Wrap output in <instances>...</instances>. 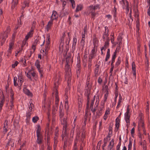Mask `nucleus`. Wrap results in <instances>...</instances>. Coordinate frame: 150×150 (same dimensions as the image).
I'll list each match as a JSON object with an SVG mask.
<instances>
[{
  "label": "nucleus",
  "mask_w": 150,
  "mask_h": 150,
  "mask_svg": "<svg viewBox=\"0 0 150 150\" xmlns=\"http://www.w3.org/2000/svg\"><path fill=\"white\" fill-rule=\"evenodd\" d=\"M62 124L63 125V133L64 135H65L64 137L66 140L64 141V150H67V148H69L68 147H69L71 145L73 139L72 138H71V139H69L66 136V134H67L68 133V129L67 127V121L64 118L63 121H62Z\"/></svg>",
  "instance_id": "nucleus-1"
},
{
  "label": "nucleus",
  "mask_w": 150,
  "mask_h": 150,
  "mask_svg": "<svg viewBox=\"0 0 150 150\" xmlns=\"http://www.w3.org/2000/svg\"><path fill=\"white\" fill-rule=\"evenodd\" d=\"M99 5L97 4L94 6H90L88 8V11L89 13L91 14V18L93 19L96 17L98 16V12H95V11L97 9L99 8Z\"/></svg>",
  "instance_id": "nucleus-2"
},
{
  "label": "nucleus",
  "mask_w": 150,
  "mask_h": 150,
  "mask_svg": "<svg viewBox=\"0 0 150 150\" xmlns=\"http://www.w3.org/2000/svg\"><path fill=\"white\" fill-rule=\"evenodd\" d=\"M18 82L19 84L17 82V77H15L13 79L14 85L15 86H21L23 81V76H18Z\"/></svg>",
  "instance_id": "nucleus-3"
},
{
  "label": "nucleus",
  "mask_w": 150,
  "mask_h": 150,
  "mask_svg": "<svg viewBox=\"0 0 150 150\" xmlns=\"http://www.w3.org/2000/svg\"><path fill=\"white\" fill-rule=\"evenodd\" d=\"M129 109L128 107L127 108V111L125 114V119L126 122V126L127 128H128L129 125H130V115H129L130 114Z\"/></svg>",
  "instance_id": "nucleus-4"
},
{
  "label": "nucleus",
  "mask_w": 150,
  "mask_h": 150,
  "mask_svg": "<svg viewBox=\"0 0 150 150\" xmlns=\"http://www.w3.org/2000/svg\"><path fill=\"white\" fill-rule=\"evenodd\" d=\"M10 30V28L9 27H8L6 28V30L3 34L1 40H0L1 42V45H2L5 41L6 38L8 37V35Z\"/></svg>",
  "instance_id": "nucleus-5"
},
{
  "label": "nucleus",
  "mask_w": 150,
  "mask_h": 150,
  "mask_svg": "<svg viewBox=\"0 0 150 150\" xmlns=\"http://www.w3.org/2000/svg\"><path fill=\"white\" fill-rule=\"evenodd\" d=\"M58 14L55 11H53L52 12V14L51 16L50 20L53 21V20H57L58 18Z\"/></svg>",
  "instance_id": "nucleus-6"
},
{
  "label": "nucleus",
  "mask_w": 150,
  "mask_h": 150,
  "mask_svg": "<svg viewBox=\"0 0 150 150\" xmlns=\"http://www.w3.org/2000/svg\"><path fill=\"white\" fill-rule=\"evenodd\" d=\"M35 65L36 67L40 74L41 75H42L43 69L42 68H40V67L39 61L38 60H37L35 63Z\"/></svg>",
  "instance_id": "nucleus-7"
},
{
  "label": "nucleus",
  "mask_w": 150,
  "mask_h": 150,
  "mask_svg": "<svg viewBox=\"0 0 150 150\" xmlns=\"http://www.w3.org/2000/svg\"><path fill=\"white\" fill-rule=\"evenodd\" d=\"M95 48H93V49L92 50L90 54L89 55V61L90 62H91L92 59L95 56L96 52L95 51Z\"/></svg>",
  "instance_id": "nucleus-8"
},
{
  "label": "nucleus",
  "mask_w": 150,
  "mask_h": 150,
  "mask_svg": "<svg viewBox=\"0 0 150 150\" xmlns=\"http://www.w3.org/2000/svg\"><path fill=\"white\" fill-rule=\"evenodd\" d=\"M120 2L121 4H123V7L124 8L126 7L127 10H129V3L126 0H121V1H120Z\"/></svg>",
  "instance_id": "nucleus-9"
},
{
  "label": "nucleus",
  "mask_w": 150,
  "mask_h": 150,
  "mask_svg": "<svg viewBox=\"0 0 150 150\" xmlns=\"http://www.w3.org/2000/svg\"><path fill=\"white\" fill-rule=\"evenodd\" d=\"M71 60V59L70 57H67L66 58V69L68 68V74H68V75H70V74L69 72L70 71V69L69 67V63L70 60Z\"/></svg>",
  "instance_id": "nucleus-10"
},
{
  "label": "nucleus",
  "mask_w": 150,
  "mask_h": 150,
  "mask_svg": "<svg viewBox=\"0 0 150 150\" xmlns=\"http://www.w3.org/2000/svg\"><path fill=\"white\" fill-rule=\"evenodd\" d=\"M37 142L39 144H41L42 143V140L43 137L42 134H37Z\"/></svg>",
  "instance_id": "nucleus-11"
},
{
  "label": "nucleus",
  "mask_w": 150,
  "mask_h": 150,
  "mask_svg": "<svg viewBox=\"0 0 150 150\" xmlns=\"http://www.w3.org/2000/svg\"><path fill=\"white\" fill-rule=\"evenodd\" d=\"M15 140L13 139H9L8 142L6 145V147H8L9 146H11V147H13L14 144Z\"/></svg>",
  "instance_id": "nucleus-12"
},
{
  "label": "nucleus",
  "mask_w": 150,
  "mask_h": 150,
  "mask_svg": "<svg viewBox=\"0 0 150 150\" xmlns=\"http://www.w3.org/2000/svg\"><path fill=\"white\" fill-rule=\"evenodd\" d=\"M95 98V96H94L93 98V99L92 100L91 102V103L90 106V108L91 109V110L92 112L94 113H95V112L96 111V109L95 108H93V105L94 103V100Z\"/></svg>",
  "instance_id": "nucleus-13"
},
{
  "label": "nucleus",
  "mask_w": 150,
  "mask_h": 150,
  "mask_svg": "<svg viewBox=\"0 0 150 150\" xmlns=\"http://www.w3.org/2000/svg\"><path fill=\"white\" fill-rule=\"evenodd\" d=\"M105 32L103 34V39L105 40L107 38L108 36V27L107 26H105Z\"/></svg>",
  "instance_id": "nucleus-14"
},
{
  "label": "nucleus",
  "mask_w": 150,
  "mask_h": 150,
  "mask_svg": "<svg viewBox=\"0 0 150 150\" xmlns=\"http://www.w3.org/2000/svg\"><path fill=\"white\" fill-rule=\"evenodd\" d=\"M53 21L50 20L48 22L46 27V30L47 31H48L49 30L51 29V27L53 25Z\"/></svg>",
  "instance_id": "nucleus-15"
},
{
  "label": "nucleus",
  "mask_w": 150,
  "mask_h": 150,
  "mask_svg": "<svg viewBox=\"0 0 150 150\" xmlns=\"http://www.w3.org/2000/svg\"><path fill=\"white\" fill-rule=\"evenodd\" d=\"M33 34V29H32L28 33L27 35L25 37V39L26 40H27L28 38L32 37Z\"/></svg>",
  "instance_id": "nucleus-16"
},
{
  "label": "nucleus",
  "mask_w": 150,
  "mask_h": 150,
  "mask_svg": "<svg viewBox=\"0 0 150 150\" xmlns=\"http://www.w3.org/2000/svg\"><path fill=\"white\" fill-rule=\"evenodd\" d=\"M87 79V81L86 82V86L85 88H86V89L88 91L90 90L91 88V86L90 85V83L88 81V79H90V77L89 76H88Z\"/></svg>",
  "instance_id": "nucleus-17"
},
{
  "label": "nucleus",
  "mask_w": 150,
  "mask_h": 150,
  "mask_svg": "<svg viewBox=\"0 0 150 150\" xmlns=\"http://www.w3.org/2000/svg\"><path fill=\"white\" fill-rule=\"evenodd\" d=\"M18 3V0H12V3L11 8L13 9L15 8Z\"/></svg>",
  "instance_id": "nucleus-18"
},
{
  "label": "nucleus",
  "mask_w": 150,
  "mask_h": 150,
  "mask_svg": "<svg viewBox=\"0 0 150 150\" xmlns=\"http://www.w3.org/2000/svg\"><path fill=\"white\" fill-rule=\"evenodd\" d=\"M55 104H58V102L59 101V99L58 98V91L56 89L55 91Z\"/></svg>",
  "instance_id": "nucleus-19"
},
{
  "label": "nucleus",
  "mask_w": 150,
  "mask_h": 150,
  "mask_svg": "<svg viewBox=\"0 0 150 150\" xmlns=\"http://www.w3.org/2000/svg\"><path fill=\"white\" fill-rule=\"evenodd\" d=\"M116 57V54L115 52L114 53V54L113 55L112 57V63L111 64V69L112 70L114 67V66L113 64V63H114L115 61V59Z\"/></svg>",
  "instance_id": "nucleus-20"
},
{
  "label": "nucleus",
  "mask_w": 150,
  "mask_h": 150,
  "mask_svg": "<svg viewBox=\"0 0 150 150\" xmlns=\"http://www.w3.org/2000/svg\"><path fill=\"white\" fill-rule=\"evenodd\" d=\"M77 40L76 37H74L73 38V43L72 46V48L73 49H75V47L77 43Z\"/></svg>",
  "instance_id": "nucleus-21"
},
{
  "label": "nucleus",
  "mask_w": 150,
  "mask_h": 150,
  "mask_svg": "<svg viewBox=\"0 0 150 150\" xmlns=\"http://www.w3.org/2000/svg\"><path fill=\"white\" fill-rule=\"evenodd\" d=\"M132 68L133 75H136L135 70V65L134 62H133L132 64Z\"/></svg>",
  "instance_id": "nucleus-22"
},
{
  "label": "nucleus",
  "mask_w": 150,
  "mask_h": 150,
  "mask_svg": "<svg viewBox=\"0 0 150 150\" xmlns=\"http://www.w3.org/2000/svg\"><path fill=\"white\" fill-rule=\"evenodd\" d=\"M7 125H8V121L7 120H6L5 121L4 124V127H3L4 132H6L7 131Z\"/></svg>",
  "instance_id": "nucleus-23"
},
{
  "label": "nucleus",
  "mask_w": 150,
  "mask_h": 150,
  "mask_svg": "<svg viewBox=\"0 0 150 150\" xmlns=\"http://www.w3.org/2000/svg\"><path fill=\"white\" fill-rule=\"evenodd\" d=\"M23 91L27 95L31 96L32 95L31 93L30 92L29 90L28 89L24 88L23 89Z\"/></svg>",
  "instance_id": "nucleus-24"
},
{
  "label": "nucleus",
  "mask_w": 150,
  "mask_h": 150,
  "mask_svg": "<svg viewBox=\"0 0 150 150\" xmlns=\"http://www.w3.org/2000/svg\"><path fill=\"white\" fill-rule=\"evenodd\" d=\"M5 102V99L4 97L2 98L1 100L0 101V112L1 111L2 109V107L3 106Z\"/></svg>",
  "instance_id": "nucleus-25"
},
{
  "label": "nucleus",
  "mask_w": 150,
  "mask_h": 150,
  "mask_svg": "<svg viewBox=\"0 0 150 150\" xmlns=\"http://www.w3.org/2000/svg\"><path fill=\"white\" fill-rule=\"evenodd\" d=\"M50 42H49V41H47L46 42V45L45 47V54H47L48 50L49 48Z\"/></svg>",
  "instance_id": "nucleus-26"
},
{
  "label": "nucleus",
  "mask_w": 150,
  "mask_h": 150,
  "mask_svg": "<svg viewBox=\"0 0 150 150\" xmlns=\"http://www.w3.org/2000/svg\"><path fill=\"white\" fill-rule=\"evenodd\" d=\"M79 136L78 135V137H77L76 140H75L74 144V147L73 150H77L76 144H77V140L79 139Z\"/></svg>",
  "instance_id": "nucleus-27"
},
{
  "label": "nucleus",
  "mask_w": 150,
  "mask_h": 150,
  "mask_svg": "<svg viewBox=\"0 0 150 150\" xmlns=\"http://www.w3.org/2000/svg\"><path fill=\"white\" fill-rule=\"evenodd\" d=\"M93 45L94 46V47L93 48H95V47H96L98 45V40L96 38H95L93 39Z\"/></svg>",
  "instance_id": "nucleus-28"
},
{
  "label": "nucleus",
  "mask_w": 150,
  "mask_h": 150,
  "mask_svg": "<svg viewBox=\"0 0 150 150\" xmlns=\"http://www.w3.org/2000/svg\"><path fill=\"white\" fill-rule=\"evenodd\" d=\"M96 68L95 70V73L96 75L99 74V65L98 64H96Z\"/></svg>",
  "instance_id": "nucleus-29"
},
{
  "label": "nucleus",
  "mask_w": 150,
  "mask_h": 150,
  "mask_svg": "<svg viewBox=\"0 0 150 150\" xmlns=\"http://www.w3.org/2000/svg\"><path fill=\"white\" fill-rule=\"evenodd\" d=\"M32 114V112H31L28 111V112L26 113V119L27 121H29L30 118V116Z\"/></svg>",
  "instance_id": "nucleus-30"
},
{
  "label": "nucleus",
  "mask_w": 150,
  "mask_h": 150,
  "mask_svg": "<svg viewBox=\"0 0 150 150\" xmlns=\"http://www.w3.org/2000/svg\"><path fill=\"white\" fill-rule=\"evenodd\" d=\"M61 1L62 2V10H64V9L65 8V6L66 4V3H67V1H68L67 0H61Z\"/></svg>",
  "instance_id": "nucleus-31"
},
{
  "label": "nucleus",
  "mask_w": 150,
  "mask_h": 150,
  "mask_svg": "<svg viewBox=\"0 0 150 150\" xmlns=\"http://www.w3.org/2000/svg\"><path fill=\"white\" fill-rule=\"evenodd\" d=\"M82 8V6L81 5L79 4L77 6L76 11L77 12L81 10Z\"/></svg>",
  "instance_id": "nucleus-32"
},
{
  "label": "nucleus",
  "mask_w": 150,
  "mask_h": 150,
  "mask_svg": "<svg viewBox=\"0 0 150 150\" xmlns=\"http://www.w3.org/2000/svg\"><path fill=\"white\" fill-rule=\"evenodd\" d=\"M85 132L83 131L81 134V137L80 138V140L82 142H83V139L85 138Z\"/></svg>",
  "instance_id": "nucleus-33"
},
{
  "label": "nucleus",
  "mask_w": 150,
  "mask_h": 150,
  "mask_svg": "<svg viewBox=\"0 0 150 150\" xmlns=\"http://www.w3.org/2000/svg\"><path fill=\"white\" fill-rule=\"evenodd\" d=\"M67 0L68 1V0ZM69 0V1L71 3V6H72V8L74 9V8L75 7V6H76V5H75L74 0Z\"/></svg>",
  "instance_id": "nucleus-34"
},
{
  "label": "nucleus",
  "mask_w": 150,
  "mask_h": 150,
  "mask_svg": "<svg viewBox=\"0 0 150 150\" xmlns=\"http://www.w3.org/2000/svg\"><path fill=\"white\" fill-rule=\"evenodd\" d=\"M62 16H66L68 14V11L67 10H65L64 11L62 10Z\"/></svg>",
  "instance_id": "nucleus-35"
},
{
  "label": "nucleus",
  "mask_w": 150,
  "mask_h": 150,
  "mask_svg": "<svg viewBox=\"0 0 150 150\" xmlns=\"http://www.w3.org/2000/svg\"><path fill=\"white\" fill-rule=\"evenodd\" d=\"M117 118L116 120V124H115V130L116 131H117L119 127V123L118 121H117Z\"/></svg>",
  "instance_id": "nucleus-36"
},
{
  "label": "nucleus",
  "mask_w": 150,
  "mask_h": 150,
  "mask_svg": "<svg viewBox=\"0 0 150 150\" xmlns=\"http://www.w3.org/2000/svg\"><path fill=\"white\" fill-rule=\"evenodd\" d=\"M34 106L33 104L32 103H30V105H29V110L28 111L31 112L32 111V109L34 108Z\"/></svg>",
  "instance_id": "nucleus-37"
},
{
  "label": "nucleus",
  "mask_w": 150,
  "mask_h": 150,
  "mask_svg": "<svg viewBox=\"0 0 150 150\" xmlns=\"http://www.w3.org/2000/svg\"><path fill=\"white\" fill-rule=\"evenodd\" d=\"M122 97L121 96H119V101L118 102V104L116 107V108H119L120 107V104H121V103L122 102Z\"/></svg>",
  "instance_id": "nucleus-38"
},
{
  "label": "nucleus",
  "mask_w": 150,
  "mask_h": 150,
  "mask_svg": "<svg viewBox=\"0 0 150 150\" xmlns=\"http://www.w3.org/2000/svg\"><path fill=\"white\" fill-rule=\"evenodd\" d=\"M41 128L40 126H38V129L36 130V135L41 134L40 133Z\"/></svg>",
  "instance_id": "nucleus-39"
},
{
  "label": "nucleus",
  "mask_w": 150,
  "mask_h": 150,
  "mask_svg": "<svg viewBox=\"0 0 150 150\" xmlns=\"http://www.w3.org/2000/svg\"><path fill=\"white\" fill-rule=\"evenodd\" d=\"M39 120V118L37 116L34 117L33 118L32 121L34 123L36 122Z\"/></svg>",
  "instance_id": "nucleus-40"
},
{
  "label": "nucleus",
  "mask_w": 150,
  "mask_h": 150,
  "mask_svg": "<svg viewBox=\"0 0 150 150\" xmlns=\"http://www.w3.org/2000/svg\"><path fill=\"white\" fill-rule=\"evenodd\" d=\"M121 62V58L120 57H119L117 59V61L115 63L116 66H117L119 65L120 64Z\"/></svg>",
  "instance_id": "nucleus-41"
},
{
  "label": "nucleus",
  "mask_w": 150,
  "mask_h": 150,
  "mask_svg": "<svg viewBox=\"0 0 150 150\" xmlns=\"http://www.w3.org/2000/svg\"><path fill=\"white\" fill-rule=\"evenodd\" d=\"M105 94L104 95V102H105L106 101L107 99V97L108 96V91H106V92H105Z\"/></svg>",
  "instance_id": "nucleus-42"
},
{
  "label": "nucleus",
  "mask_w": 150,
  "mask_h": 150,
  "mask_svg": "<svg viewBox=\"0 0 150 150\" xmlns=\"http://www.w3.org/2000/svg\"><path fill=\"white\" fill-rule=\"evenodd\" d=\"M132 145V142L131 141H129V144L128 146V150H131Z\"/></svg>",
  "instance_id": "nucleus-43"
},
{
  "label": "nucleus",
  "mask_w": 150,
  "mask_h": 150,
  "mask_svg": "<svg viewBox=\"0 0 150 150\" xmlns=\"http://www.w3.org/2000/svg\"><path fill=\"white\" fill-rule=\"evenodd\" d=\"M18 63L19 62L18 61H15L14 64H12V68H14L17 65Z\"/></svg>",
  "instance_id": "nucleus-44"
},
{
  "label": "nucleus",
  "mask_w": 150,
  "mask_h": 150,
  "mask_svg": "<svg viewBox=\"0 0 150 150\" xmlns=\"http://www.w3.org/2000/svg\"><path fill=\"white\" fill-rule=\"evenodd\" d=\"M24 3L25 7H28L29 6V2L28 0H25V1H24Z\"/></svg>",
  "instance_id": "nucleus-45"
},
{
  "label": "nucleus",
  "mask_w": 150,
  "mask_h": 150,
  "mask_svg": "<svg viewBox=\"0 0 150 150\" xmlns=\"http://www.w3.org/2000/svg\"><path fill=\"white\" fill-rule=\"evenodd\" d=\"M65 106L66 109L67 110H68L69 108V106L68 105V103L67 100H65Z\"/></svg>",
  "instance_id": "nucleus-46"
},
{
  "label": "nucleus",
  "mask_w": 150,
  "mask_h": 150,
  "mask_svg": "<svg viewBox=\"0 0 150 150\" xmlns=\"http://www.w3.org/2000/svg\"><path fill=\"white\" fill-rule=\"evenodd\" d=\"M89 103H90L89 98V96L88 95L87 96V105H86L87 107L88 108L89 107Z\"/></svg>",
  "instance_id": "nucleus-47"
},
{
  "label": "nucleus",
  "mask_w": 150,
  "mask_h": 150,
  "mask_svg": "<svg viewBox=\"0 0 150 150\" xmlns=\"http://www.w3.org/2000/svg\"><path fill=\"white\" fill-rule=\"evenodd\" d=\"M13 42H11L10 43L9 49L11 50H12L13 49Z\"/></svg>",
  "instance_id": "nucleus-48"
},
{
  "label": "nucleus",
  "mask_w": 150,
  "mask_h": 150,
  "mask_svg": "<svg viewBox=\"0 0 150 150\" xmlns=\"http://www.w3.org/2000/svg\"><path fill=\"white\" fill-rule=\"evenodd\" d=\"M22 49H21L20 50H18V51H16V54H15L16 56L17 57L18 55V53H21L22 51Z\"/></svg>",
  "instance_id": "nucleus-49"
},
{
  "label": "nucleus",
  "mask_w": 150,
  "mask_h": 150,
  "mask_svg": "<svg viewBox=\"0 0 150 150\" xmlns=\"http://www.w3.org/2000/svg\"><path fill=\"white\" fill-rule=\"evenodd\" d=\"M114 145V139H112L109 145L108 146V147H109V146H113Z\"/></svg>",
  "instance_id": "nucleus-50"
},
{
  "label": "nucleus",
  "mask_w": 150,
  "mask_h": 150,
  "mask_svg": "<svg viewBox=\"0 0 150 150\" xmlns=\"http://www.w3.org/2000/svg\"><path fill=\"white\" fill-rule=\"evenodd\" d=\"M135 129L134 127H133L131 129V134L132 136L133 137V135Z\"/></svg>",
  "instance_id": "nucleus-51"
},
{
  "label": "nucleus",
  "mask_w": 150,
  "mask_h": 150,
  "mask_svg": "<svg viewBox=\"0 0 150 150\" xmlns=\"http://www.w3.org/2000/svg\"><path fill=\"white\" fill-rule=\"evenodd\" d=\"M81 43V45L84 46L85 44V39L82 38Z\"/></svg>",
  "instance_id": "nucleus-52"
},
{
  "label": "nucleus",
  "mask_w": 150,
  "mask_h": 150,
  "mask_svg": "<svg viewBox=\"0 0 150 150\" xmlns=\"http://www.w3.org/2000/svg\"><path fill=\"white\" fill-rule=\"evenodd\" d=\"M102 78L100 76L99 77V78L98 79V82L100 83V84L101 83L102 81Z\"/></svg>",
  "instance_id": "nucleus-53"
},
{
  "label": "nucleus",
  "mask_w": 150,
  "mask_h": 150,
  "mask_svg": "<svg viewBox=\"0 0 150 150\" xmlns=\"http://www.w3.org/2000/svg\"><path fill=\"white\" fill-rule=\"evenodd\" d=\"M105 90V92H106V91H108V86L107 85H105L104 88Z\"/></svg>",
  "instance_id": "nucleus-54"
},
{
  "label": "nucleus",
  "mask_w": 150,
  "mask_h": 150,
  "mask_svg": "<svg viewBox=\"0 0 150 150\" xmlns=\"http://www.w3.org/2000/svg\"><path fill=\"white\" fill-rule=\"evenodd\" d=\"M110 57V54H107L106 55V57L105 59V61L107 62L108 61Z\"/></svg>",
  "instance_id": "nucleus-55"
},
{
  "label": "nucleus",
  "mask_w": 150,
  "mask_h": 150,
  "mask_svg": "<svg viewBox=\"0 0 150 150\" xmlns=\"http://www.w3.org/2000/svg\"><path fill=\"white\" fill-rule=\"evenodd\" d=\"M67 34H68V38H69V40L68 41V43H67V44H68L69 43V42H70V35H69V33H67Z\"/></svg>",
  "instance_id": "nucleus-56"
},
{
  "label": "nucleus",
  "mask_w": 150,
  "mask_h": 150,
  "mask_svg": "<svg viewBox=\"0 0 150 150\" xmlns=\"http://www.w3.org/2000/svg\"><path fill=\"white\" fill-rule=\"evenodd\" d=\"M58 106H59L58 104H56L55 105V104L54 107V111L57 110V109L58 108Z\"/></svg>",
  "instance_id": "nucleus-57"
},
{
  "label": "nucleus",
  "mask_w": 150,
  "mask_h": 150,
  "mask_svg": "<svg viewBox=\"0 0 150 150\" xmlns=\"http://www.w3.org/2000/svg\"><path fill=\"white\" fill-rule=\"evenodd\" d=\"M64 113L62 112L61 111L60 112L59 116L60 118H62L63 116H64Z\"/></svg>",
  "instance_id": "nucleus-58"
},
{
  "label": "nucleus",
  "mask_w": 150,
  "mask_h": 150,
  "mask_svg": "<svg viewBox=\"0 0 150 150\" xmlns=\"http://www.w3.org/2000/svg\"><path fill=\"white\" fill-rule=\"evenodd\" d=\"M106 17L108 19H110L112 18V16L110 14L106 15Z\"/></svg>",
  "instance_id": "nucleus-59"
},
{
  "label": "nucleus",
  "mask_w": 150,
  "mask_h": 150,
  "mask_svg": "<svg viewBox=\"0 0 150 150\" xmlns=\"http://www.w3.org/2000/svg\"><path fill=\"white\" fill-rule=\"evenodd\" d=\"M117 8H116L115 7H114V9L113 10V13H117Z\"/></svg>",
  "instance_id": "nucleus-60"
},
{
  "label": "nucleus",
  "mask_w": 150,
  "mask_h": 150,
  "mask_svg": "<svg viewBox=\"0 0 150 150\" xmlns=\"http://www.w3.org/2000/svg\"><path fill=\"white\" fill-rule=\"evenodd\" d=\"M105 113L107 115H109L110 114V110L109 109L106 110Z\"/></svg>",
  "instance_id": "nucleus-61"
},
{
  "label": "nucleus",
  "mask_w": 150,
  "mask_h": 150,
  "mask_svg": "<svg viewBox=\"0 0 150 150\" xmlns=\"http://www.w3.org/2000/svg\"><path fill=\"white\" fill-rule=\"evenodd\" d=\"M108 115L106 114L105 113V115L103 117V119L105 120H106L108 117Z\"/></svg>",
  "instance_id": "nucleus-62"
},
{
  "label": "nucleus",
  "mask_w": 150,
  "mask_h": 150,
  "mask_svg": "<svg viewBox=\"0 0 150 150\" xmlns=\"http://www.w3.org/2000/svg\"><path fill=\"white\" fill-rule=\"evenodd\" d=\"M147 14L150 17V7H149L147 10Z\"/></svg>",
  "instance_id": "nucleus-63"
},
{
  "label": "nucleus",
  "mask_w": 150,
  "mask_h": 150,
  "mask_svg": "<svg viewBox=\"0 0 150 150\" xmlns=\"http://www.w3.org/2000/svg\"><path fill=\"white\" fill-rule=\"evenodd\" d=\"M108 45V43L106 42H105V45H104V47H105L104 48V50H105L106 49V48L107 47V46Z\"/></svg>",
  "instance_id": "nucleus-64"
}]
</instances>
